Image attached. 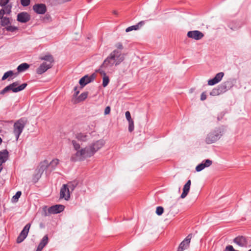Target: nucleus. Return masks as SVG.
<instances>
[{
    "instance_id": "obj_30",
    "label": "nucleus",
    "mask_w": 251,
    "mask_h": 251,
    "mask_svg": "<svg viewBox=\"0 0 251 251\" xmlns=\"http://www.w3.org/2000/svg\"><path fill=\"white\" fill-rule=\"evenodd\" d=\"M59 160L57 159H53L50 164H49V167H51L52 169H54L55 167L58 164Z\"/></svg>"
},
{
    "instance_id": "obj_41",
    "label": "nucleus",
    "mask_w": 251,
    "mask_h": 251,
    "mask_svg": "<svg viewBox=\"0 0 251 251\" xmlns=\"http://www.w3.org/2000/svg\"><path fill=\"white\" fill-rule=\"evenodd\" d=\"M21 2L24 6H26L29 4L30 0H21Z\"/></svg>"
},
{
    "instance_id": "obj_55",
    "label": "nucleus",
    "mask_w": 251,
    "mask_h": 251,
    "mask_svg": "<svg viewBox=\"0 0 251 251\" xmlns=\"http://www.w3.org/2000/svg\"><path fill=\"white\" fill-rule=\"evenodd\" d=\"M2 139L0 137V144L2 143Z\"/></svg>"
},
{
    "instance_id": "obj_20",
    "label": "nucleus",
    "mask_w": 251,
    "mask_h": 251,
    "mask_svg": "<svg viewBox=\"0 0 251 251\" xmlns=\"http://www.w3.org/2000/svg\"><path fill=\"white\" fill-rule=\"evenodd\" d=\"M87 96H88V92H84V93H82L77 98L73 99V101L75 103H78L81 101L85 100L87 98Z\"/></svg>"
},
{
    "instance_id": "obj_51",
    "label": "nucleus",
    "mask_w": 251,
    "mask_h": 251,
    "mask_svg": "<svg viewBox=\"0 0 251 251\" xmlns=\"http://www.w3.org/2000/svg\"><path fill=\"white\" fill-rule=\"evenodd\" d=\"M6 123H8V124H12V122H2V123H1L0 124L1 125H4V124H5Z\"/></svg>"
},
{
    "instance_id": "obj_25",
    "label": "nucleus",
    "mask_w": 251,
    "mask_h": 251,
    "mask_svg": "<svg viewBox=\"0 0 251 251\" xmlns=\"http://www.w3.org/2000/svg\"><path fill=\"white\" fill-rule=\"evenodd\" d=\"M125 115L126 120L128 122L129 126H134V122L131 118L130 112L127 111L125 113Z\"/></svg>"
},
{
    "instance_id": "obj_1",
    "label": "nucleus",
    "mask_w": 251,
    "mask_h": 251,
    "mask_svg": "<svg viewBox=\"0 0 251 251\" xmlns=\"http://www.w3.org/2000/svg\"><path fill=\"white\" fill-rule=\"evenodd\" d=\"M105 144L103 140H98L88 147L82 148L71 156V160L73 161H82L86 158L92 156L97 151L100 149Z\"/></svg>"
},
{
    "instance_id": "obj_16",
    "label": "nucleus",
    "mask_w": 251,
    "mask_h": 251,
    "mask_svg": "<svg viewBox=\"0 0 251 251\" xmlns=\"http://www.w3.org/2000/svg\"><path fill=\"white\" fill-rule=\"evenodd\" d=\"M30 16L25 12H21L17 15V20L21 23H26L30 20Z\"/></svg>"
},
{
    "instance_id": "obj_8",
    "label": "nucleus",
    "mask_w": 251,
    "mask_h": 251,
    "mask_svg": "<svg viewBox=\"0 0 251 251\" xmlns=\"http://www.w3.org/2000/svg\"><path fill=\"white\" fill-rule=\"evenodd\" d=\"M187 35L189 38L193 39L196 40H201L204 36V34L199 30H193L188 31L187 32Z\"/></svg>"
},
{
    "instance_id": "obj_35",
    "label": "nucleus",
    "mask_w": 251,
    "mask_h": 251,
    "mask_svg": "<svg viewBox=\"0 0 251 251\" xmlns=\"http://www.w3.org/2000/svg\"><path fill=\"white\" fill-rule=\"evenodd\" d=\"M204 161H202L201 163L199 164L196 168V170L197 172H200L205 168V165L203 164Z\"/></svg>"
},
{
    "instance_id": "obj_53",
    "label": "nucleus",
    "mask_w": 251,
    "mask_h": 251,
    "mask_svg": "<svg viewBox=\"0 0 251 251\" xmlns=\"http://www.w3.org/2000/svg\"><path fill=\"white\" fill-rule=\"evenodd\" d=\"M77 86H76V87H75L74 88V91H77Z\"/></svg>"
},
{
    "instance_id": "obj_19",
    "label": "nucleus",
    "mask_w": 251,
    "mask_h": 251,
    "mask_svg": "<svg viewBox=\"0 0 251 251\" xmlns=\"http://www.w3.org/2000/svg\"><path fill=\"white\" fill-rule=\"evenodd\" d=\"M144 24H145V22L144 21H141V22H139L136 25H132V26L127 27L126 29V32H128L131 31L133 30H138L140 27L143 26L144 25Z\"/></svg>"
},
{
    "instance_id": "obj_28",
    "label": "nucleus",
    "mask_w": 251,
    "mask_h": 251,
    "mask_svg": "<svg viewBox=\"0 0 251 251\" xmlns=\"http://www.w3.org/2000/svg\"><path fill=\"white\" fill-rule=\"evenodd\" d=\"M1 25L3 26L8 25L10 24V20L8 18L6 17H2L1 19Z\"/></svg>"
},
{
    "instance_id": "obj_18",
    "label": "nucleus",
    "mask_w": 251,
    "mask_h": 251,
    "mask_svg": "<svg viewBox=\"0 0 251 251\" xmlns=\"http://www.w3.org/2000/svg\"><path fill=\"white\" fill-rule=\"evenodd\" d=\"M191 181L188 180L186 183L184 185L183 188V192L180 196L181 199L185 198L189 192Z\"/></svg>"
},
{
    "instance_id": "obj_32",
    "label": "nucleus",
    "mask_w": 251,
    "mask_h": 251,
    "mask_svg": "<svg viewBox=\"0 0 251 251\" xmlns=\"http://www.w3.org/2000/svg\"><path fill=\"white\" fill-rule=\"evenodd\" d=\"M13 75H14V73L12 71H9L8 72H6L5 73H4V74L3 75L2 77V80H4L6 79H7L8 77L12 76Z\"/></svg>"
},
{
    "instance_id": "obj_37",
    "label": "nucleus",
    "mask_w": 251,
    "mask_h": 251,
    "mask_svg": "<svg viewBox=\"0 0 251 251\" xmlns=\"http://www.w3.org/2000/svg\"><path fill=\"white\" fill-rule=\"evenodd\" d=\"M6 30L9 31L11 32H14L18 29L17 27L12 26V25H8L5 27Z\"/></svg>"
},
{
    "instance_id": "obj_52",
    "label": "nucleus",
    "mask_w": 251,
    "mask_h": 251,
    "mask_svg": "<svg viewBox=\"0 0 251 251\" xmlns=\"http://www.w3.org/2000/svg\"><path fill=\"white\" fill-rule=\"evenodd\" d=\"M3 16V15L2 13V12L1 11V10H0V19H1L2 18Z\"/></svg>"
},
{
    "instance_id": "obj_11",
    "label": "nucleus",
    "mask_w": 251,
    "mask_h": 251,
    "mask_svg": "<svg viewBox=\"0 0 251 251\" xmlns=\"http://www.w3.org/2000/svg\"><path fill=\"white\" fill-rule=\"evenodd\" d=\"M64 209V206L61 204H56L50 207L48 211L50 214H57L63 211Z\"/></svg>"
},
{
    "instance_id": "obj_6",
    "label": "nucleus",
    "mask_w": 251,
    "mask_h": 251,
    "mask_svg": "<svg viewBox=\"0 0 251 251\" xmlns=\"http://www.w3.org/2000/svg\"><path fill=\"white\" fill-rule=\"evenodd\" d=\"M30 227V224H27L23 228V230L21 231V232L20 233V235L18 236V237L17 239V242L18 243H21L26 237V236L28 234Z\"/></svg>"
},
{
    "instance_id": "obj_21",
    "label": "nucleus",
    "mask_w": 251,
    "mask_h": 251,
    "mask_svg": "<svg viewBox=\"0 0 251 251\" xmlns=\"http://www.w3.org/2000/svg\"><path fill=\"white\" fill-rule=\"evenodd\" d=\"M13 132L16 136V140L17 141L19 136L23 130L24 126H14Z\"/></svg>"
},
{
    "instance_id": "obj_43",
    "label": "nucleus",
    "mask_w": 251,
    "mask_h": 251,
    "mask_svg": "<svg viewBox=\"0 0 251 251\" xmlns=\"http://www.w3.org/2000/svg\"><path fill=\"white\" fill-rule=\"evenodd\" d=\"M116 47L117 48V50H122L123 49V45L120 43H117L116 45H115Z\"/></svg>"
},
{
    "instance_id": "obj_3",
    "label": "nucleus",
    "mask_w": 251,
    "mask_h": 251,
    "mask_svg": "<svg viewBox=\"0 0 251 251\" xmlns=\"http://www.w3.org/2000/svg\"><path fill=\"white\" fill-rule=\"evenodd\" d=\"M40 59L46 61L42 63L36 69V73L39 75L43 74L48 69L51 68L52 66V63L54 62L53 56L49 54L41 57Z\"/></svg>"
},
{
    "instance_id": "obj_45",
    "label": "nucleus",
    "mask_w": 251,
    "mask_h": 251,
    "mask_svg": "<svg viewBox=\"0 0 251 251\" xmlns=\"http://www.w3.org/2000/svg\"><path fill=\"white\" fill-rule=\"evenodd\" d=\"M206 99V95L205 92H203L201 96V100H204Z\"/></svg>"
},
{
    "instance_id": "obj_9",
    "label": "nucleus",
    "mask_w": 251,
    "mask_h": 251,
    "mask_svg": "<svg viewBox=\"0 0 251 251\" xmlns=\"http://www.w3.org/2000/svg\"><path fill=\"white\" fill-rule=\"evenodd\" d=\"M192 238V234H189L186 238L180 244L177 251H183L189 246Z\"/></svg>"
},
{
    "instance_id": "obj_31",
    "label": "nucleus",
    "mask_w": 251,
    "mask_h": 251,
    "mask_svg": "<svg viewBox=\"0 0 251 251\" xmlns=\"http://www.w3.org/2000/svg\"><path fill=\"white\" fill-rule=\"evenodd\" d=\"M221 93V91L219 88H214L210 92V95L213 96L219 95Z\"/></svg>"
},
{
    "instance_id": "obj_10",
    "label": "nucleus",
    "mask_w": 251,
    "mask_h": 251,
    "mask_svg": "<svg viewBox=\"0 0 251 251\" xmlns=\"http://www.w3.org/2000/svg\"><path fill=\"white\" fill-rule=\"evenodd\" d=\"M60 198L68 200L70 198V191L67 185L64 184L61 188L60 192Z\"/></svg>"
},
{
    "instance_id": "obj_29",
    "label": "nucleus",
    "mask_w": 251,
    "mask_h": 251,
    "mask_svg": "<svg viewBox=\"0 0 251 251\" xmlns=\"http://www.w3.org/2000/svg\"><path fill=\"white\" fill-rule=\"evenodd\" d=\"M11 7L9 5L6 6L5 5L4 8L1 10V11L2 12L3 15L5 14H9L11 12Z\"/></svg>"
},
{
    "instance_id": "obj_2",
    "label": "nucleus",
    "mask_w": 251,
    "mask_h": 251,
    "mask_svg": "<svg viewBox=\"0 0 251 251\" xmlns=\"http://www.w3.org/2000/svg\"><path fill=\"white\" fill-rule=\"evenodd\" d=\"M124 59L125 55L122 53V51L115 50L104 60L101 68L105 70H110L114 65H119Z\"/></svg>"
},
{
    "instance_id": "obj_38",
    "label": "nucleus",
    "mask_w": 251,
    "mask_h": 251,
    "mask_svg": "<svg viewBox=\"0 0 251 251\" xmlns=\"http://www.w3.org/2000/svg\"><path fill=\"white\" fill-rule=\"evenodd\" d=\"M22 193L21 191H18L16 193V194L12 197V200L14 201H18L19 198L21 196Z\"/></svg>"
},
{
    "instance_id": "obj_50",
    "label": "nucleus",
    "mask_w": 251,
    "mask_h": 251,
    "mask_svg": "<svg viewBox=\"0 0 251 251\" xmlns=\"http://www.w3.org/2000/svg\"><path fill=\"white\" fill-rule=\"evenodd\" d=\"M4 163L3 162H2L1 161V160L0 161V172H1V171L2 170V164Z\"/></svg>"
},
{
    "instance_id": "obj_44",
    "label": "nucleus",
    "mask_w": 251,
    "mask_h": 251,
    "mask_svg": "<svg viewBox=\"0 0 251 251\" xmlns=\"http://www.w3.org/2000/svg\"><path fill=\"white\" fill-rule=\"evenodd\" d=\"M110 110H111V108H110V106H108L106 107V108L104 109V114L105 115L109 114L110 112Z\"/></svg>"
},
{
    "instance_id": "obj_46",
    "label": "nucleus",
    "mask_w": 251,
    "mask_h": 251,
    "mask_svg": "<svg viewBox=\"0 0 251 251\" xmlns=\"http://www.w3.org/2000/svg\"><path fill=\"white\" fill-rule=\"evenodd\" d=\"M44 247L42 245L39 244L36 251H41Z\"/></svg>"
},
{
    "instance_id": "obj_15",
    "label": "nucleus",
    "mask_w": 251,
    "mask_h": 251,
    "mask_svg": "<svg viewBox=\"0 0 251 251\" xmlns=\"http://www.w3.org/2000/svg\"><path fill=\"white\" fill-rule=\"evenodd\" d=\"M89 133L87 132H80L75 134V138L81 142H86L89 138Z\"/></svg>"
},
{
    "instance_id": "obj_56",
    "label": "nucleus",
    "mask_w": 251,
    "mask_h": 251,
    "mask_svg": "<svg viewBox=\"0 0 251 251\" xmlns=\"http://www.w3.org/2000/svg\"><path fill=\"white\" fill-rule=\"evenodd\" d=\"M249 251H251V249Z\"/></svg>"
},
{
    "instance_id": "obj_48",
    "label": "nucleus",
    "mask_w": 251,
    "mask_h": 251,
    "mask_svg": "<svg viewBox=\"0 0 251 251\" xmlns=\"http://www.w3.org/2000/svg\"><path fill=\"white\" fill-rule=\"evenodd\" d=\"M78 94H79V91H75V94L73 95V99H75V98H77L76 97H77V96L78 95Z\"/></svg>"
},
{
    "instance_id": "obj_13",
    "label": "nucleus",
    "mask_w": 251,
    "mask_h": 251,
    "mask_svg": "<svg viewBox=\"0 0 251 251\" xmlns=\"http://www.w3.org/2000/svg\"><path fill=\"white\" fill-rule=\"evenodd\" d=\"M224 75V73L223 72L218 73L213 78L209 79L208 81V85H214L218 83L221 80Z\"/></svg>"
},
{
    "instance_id": "obj_14",
    "label": "nucleus",
    "mask_w": 251,
    "mask_h": 251,
    "mask_svg": "<svg viewBox=\"0 0 251 251\" xmlns=\"http://www.w3.org/2000/svg\"><path fill=\"white\" fill-rule=\"evenodd\" d=\"M103 68L100 69L97 71L100 73L102 78V86L105 87L107 86L109 82V78L108 75H106L105 71L102 70Z\"/></svg>"
},
{
    "instance_id": "obj_4",
    "label": "nucleus",
    "mask_w": 251,
    "mask_h": 251,
    "mask_svg": "<svg viewBox=\"0 0 251 251\" xmlns=\"http://www.w3.org/2000/svg\"><path fill=\"white\" fill-rule=\"evenodd\" d=\"M224 130L221 128H217L216 130L209 133L205 138L207 144H210L215 142L223 135Z\"/></svg>"
},
{
    "instance_id": "obj_7",
    "label": "nucleus",
    "mask_w": 251,
    "mask_h": 251,
    "mask_svg": "<svg viewBox=\"0 0 251 251\" xmlns=\"http://www.w3.org/2000/svg\"><path fill=\"white\" fill-rule=\"evenodd\" d=\"M96 77V75L95 74H93L90 76L86 75L79 80V83L81 85V88H82L88 83L94 80Z\"/></svg>"
},
{
    "instance_id": "obj_42",
    "label": "nucleus",
    "mask_w": 251,
    "mask_h": 251,
    "mask_svg": "<svg viewBox=\"0 0 251 251\" xmlns=\"http://www.w3.org/2000/svg\"><path fill=\"white\" fill-rule=\"evenodd\" d=\"M9 0H0V5L1 6L6 5L9 2Z\"/></svg>"
},
{
    "instance_id": "obj_22",
    "label": "nucleus",
    "mask_w": 251,
    "mask_h": 251,
    "mask_svg": "<svg viewBox=\"0 0 251 251\" xmlns=\"http://www.w3.org/2000/svg\"><path fill=\"white\" fill-rule=\"evenodd\" d=\"M8 152L6 150L0 151V160L4 163L8 159Z\"/></svg>"
},
{
    "instance_id": "obj_26",
    "label": "nucleus",
    "mask_w": 251,
    "mask_h": 251,
    "mask_svg": "<svg viewBox=\"0 0 251 251\" xmlns=\"http://www.w3.org/2000/svg\"><path fill=\"white\" fill-rule=\"evenodd\" d=\"M27 124V120L25 118H23L14 123V126H25Z\"/></svg>"
},
{
    "instance_id": "obj_34",
    "label": "nucleus",
    "mask_w": 251,
    "mask_h": 251,
    "mask_svg": "<svg viewBox=\"0 0 251 251\" xmlns=\"http://www.w3.org/2000/svg\"><path fill=\"white\" fill-rule=\"evenodd\" d=\"M48 243V235H46L43 237L41 241L40 242V245H42L44 247H45Z\"/></svg>"
},
{
    "instance_id": "obj_24",
    "label": "nucleus",
    "mask_w": 251,
    "mask_h": 251,
    "mask_svg": "<svg viewBox=\"0 0 251 251\" xmlns=\"http://www.w3.org/2000/svg\"><path fill=\"white\" fill-rule=\"evenodd\" d=\"M43 172L44 171H43L40 168L38 167L36 169L35 174L34 175V179H36L37 180H38L41 177Z\"/></svg>"
},
{
    "instance_id": "obj_5",
    "label": "nucleus",
    "mask_w": 251,
    "mask_h": 251,
    "mask_svg": "<svg viewBox=\"0 0 251 251\" xmlns=\"http://www.w3.org/2000/svg\"><path fill=\"white\" fill-rule=\"evenodd\" d=\"M19 83L18 81L14 82L7 86L3 90L0 91V94L3 95L9 91H11L14 93H17L23 90L27 86V84L26 83H23L19 86Z\"/></svg>"
},
{
    "instance_id": "obj_12",
    "label": "nucleus",
    "mask_w": 251,
    "mask_h": 251,
    "mask_svg": "<svg viewBox=\"0 0 251 251\" xmlns=\"http://www.w3.org/2000/svg\"><path fill=\"white\" fill-rule=\"evenodd\" d=\"M233 242L241 247H247L248 242L247 238L243 236H239L235 238Z\"/></svg>"
},
{
    "instance_id": "obj_47",
    "label": "nucleus",
    "mask_w": 251,
    "mask_h": 251,
    "mask_svg": "<svg viewBox=\"0 0 251 251\" xmlns=\"http://www.w3.org/2000/svg\"><path fill=\"white\" fill-rule=\"evenodd\" d=\"M44 247L42 245L39 244L36 251H41Z\"/></svg>"
},
{
    "instance_id": "obj_36",
    "label": "nucleus",
    "mask_w": 251,
    "mask_h": 251,
    "mask_svg": "<svg viewBox=\"0 0 251 251\" xmlns=\"http://www.w3.org/2000/svg\"><path fill=\"white\" fill-rule=\"evenodd\" d=\"M66 185L69 188V190H71V191H73L76 186V184L73 182H69Z\"/></svg>"
},
{
    "instance_id": "obj_17",
    "label": "nucleus",
    "mask_w": 251,
    "mask_h": 251,
    "mask_svg": "<svg viewBox=\"0 0 251 251\" xmlns=\"http://www.w3.org/2000/svg\"><path fill=\"white\" fill-rule=\"evenodd\" d=\"M33 9L39 14H44L46 11V6L44 4H36L33 6Z\"/></svg>"
},
{
    "instance_id": "obj_49",
    "label": "nucleus",
    "mask_w": 251,
    "mask_h": 251,
    "mask_svg": "<svg viewBox=\"0 0 251 251\" xmlns=\"http://www.w3.org/2000/svg\"><path fill=\"white\" fill-rule=\"evenodd\" d=\"M134 126H128V131L131 132L134 130Z\"/></svg>"
},
{
    "instance_id": "obj_39",
    "label": "nucleus",
    "mask_w": 251,
    "mask_h": 251,
    "mask_svg": "<svg viewBox=\"0 0 251 251\" xmlns=\"http://www.w3.org/2000/svg\"><path fill=\"white\" fill-rule=\"evenodd\" d=\"M163 211H164V209L162 207H161V206L157 207L156 210V213L158 215H159V216L163 214Z\"/></svg>"
},
{
    "instance_id": "obj_23",
    "label": "nucleus",
    "mask_w": 251,
    "mask_h": 251,
    "mask_svg": "<svg viewBox=\"0 0 251 251\" xmlns=\"http://www.w3.org/2000/svg\"><path fill=\"white\" fill-rule=\"evenodd\" d=\"M29 67V65L28 64H27L26 63H24L20 64L18 67L17 70H18V72H24V71H25L26 70L28 69Z\"/></svg>"
},
{
    "instance_id": "obj_40",
    "label": "nucleus",
    "mask_w": 251,
    "mask_h": 251,
    "mask_svg": "<svg viewBox=\"0 0 251 251\" xmlns=\"http://www.w3.org/2000/svg\"><path fill=\"white\" fill-rule=\"evenodd\" d=\"M203 161V164L205 165V168L209 167L212 163V161L209 159H206Z\"/></svg>"
},
{
    "instance_id": "obj_54",
    "label": "nucleus",
    "mask_w": 251,
    "mask_h": 251,
    "mask_svg": "<svg viewBox=\"0 0 251 251\" xmlns=\"http://www.w3.org/2000/svg\"><path fill=\"white\" fill-rule=\"evenodd\" d=\"M113 13L114 14L117 15L118 13H117V11H114L113 12Z\"/></svg>"
},
{
    "instance_id": "obj_27",
    "label": "nucleus",
    "mask_w": 251,
    "mask_h": 251,
    "mask_svg": "<svg viewBox=\"0 0 251 251\" xmlns=\"http://www.w3.org/2000/svg\"><path fill=\"white\" fill-rule=\"evenodd\" d=\"M38 167L44 171L49 167V162L47 160H44L40 163Z\"/></svg>"
},
{
    "instance_id": "obj_33",
    "label": "nucleus",
    "mask_w": 251,
    "mask_h": 251,
    "mask_svg": "<svg viewBox=\"0 0 251 251\" xmlns=\"http://www.w3.org/2000/svg\"><path fill=\"white\" fill-rule=\"evenodd\" d=\"M72 144L73 146V147H74L75 150L76 151V152L78 151H80L81 150V149H80V146L79 144L78 143H77L75 140H72Z\"/></svg>"
}]
</instances>
